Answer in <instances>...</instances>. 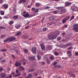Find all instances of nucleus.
Returning <instances> with one entry per match:
<instances>
[{"label":"nucleus","instance_id":"obj_1","mask_svg":"<svg viewBox=\"0 0 78 78\" xmlns=\"http://www.w3.org/2000/svg\"><path fill=\"white\" fill-rule=\"evenodd\" d=\"M14 40H15V37H10L6 39V40H5V41H4V42H10Z\"/></svg>","mask_w":78,"mask_h":78},{"label":"nucleus","instance_id":"obj_2","mask_svg":"<svg viewBox=\"0 0 78 78\" xmlns=\"http://www.w3.org/2000/svg\"><path fill=\"white\" fill-rule=\"evenodd\" d=\"M73 30L76 32H78V24H75L73 25Z\"/></svg>","mask_w":78,"mask_h":78},{"label":"nucleus","instance_id":"obj_3","mask_svg":"<svg viewBox=\"0 0 78 78\" xmlns=\"http://www.w3.org/2000/svg\"><path fill=\"white\" fill-rule=\"evenodd\" d=\"M57 37V35H51L49 36V40H54Z\"/></svg>","mask_w":78,"mask_h":78},{"label":"nucleus","instance_id":"obj_4","mask_svg":"<svg viewBox=\"0 0 78 78\" xmlns=\"http://www.w3.org/2000/svg\"><path fill=\"white\" fill-rule=\"evenodd\" d=\"M23 14H24V15H23V16H24V17L26 18L28 17V14L26 12H23Z\"/></svg>","mask_w":78,"mask_h":78},{"label":"nucleus","instance_id":"obj_5","mask_svg":"<svg viewBox=\"0 0 78 78\" xmlns=\"http://www.w3.org/2000/svg\"><path fill=\"white\" fill-rule=\"evenodd\" d=\"M36 48L35 47H33L32 48V49H31V51L32 52V53H35V51H36Z\"/></svg>","mask_w":78,"mask_h":78},{"label":"nucleus","instance_id":"obj_6","mask_svg":"<svg viewBox=\"0 0 78 78\" xmlns=\"http://www.w3.org/2000/svg\"><path fill=\"white\" fill-rule=\"evenodd\" d=\"M16 73H18V74L16 75H13V77H16L18 76H20V74L18 73V70H16Z\"/></svg>","mask_w":78,"mask_h":78},{"label":"nucleus","instance_id":"obj_7","mask_svg":"<svg viewBox=\"0 0 78 78\" xmlns=\"http://www.w3.org/2000/svg\"><path fill=\"white\" fill-rule=\"evenodd\" d=\"M35 59V56H33L32 57H29V60L32 61Z\"/></svg>","mask_w":78,"mask_h":78},{"label":"nucleus","instance_id":"obj_8","mask_svg":"<svg viewBox=\"0 0 78 78\" xmlns=\"http://www.w3.org/2000/svg\"><path fill=\"white\" fill-rule=\"evenodd\" d=\"M41 49H42V50L44 49V46L43 44H41Z\"/></svg>","mask_w":78,"mask_h":78},{"label":"nucleus","instance_id":"obj_9","mask_svg":"<svg viewBox=\"0 0 78 78\" xmlns=\"http://www.w3.org/2000/svg\"><path fill=\"white\" fill-rule=\"evenodd\" d=\"M19 70H24V68H23V67L20 66H19Z\"/></svg>","mask_w":78,"mask_h":78},{"label":"nucleus","instance_id":"obj_10","mask_svg":"<svg viewBox=\"0 0 78 78\" xmlns=\"http://www.w3.org/2000/svg\"><path fill=\"white\" fill-rule=\"evenodd\" d=\"M20 65H21V64L19 63V62H16V63H15V66L16 67L19 66Z\"/></svg>","mask_w":78,"mask_h":78},{"label":"nucleus","instance_id":"obj_11","mask_svg":"<svg viewBox=\"0 0 78 78\" xmlns=\"http://www.w3.org/2000/svg\"><path fill=\"white\" fill-rule=\"evenodd\" d=\"M0 76H1V77L4 78L5 77V74L4 73H2L0 74Z\"/></svg>","mask_w":78,"mask_h":78},{"label":"nucleus","instance_id":"obj_12","mask_svg":"<svg viewBox=\"0 0 78 78\" xmlns=\"http://www.w3.org/2000/svg\"><path fill=\"white\" fill-rule=\"evenodd\" d=\"M73 10L74 11H76L78 10V8L77 7H75L74 9H73Z\"/></svg>","mask_w":78,"mask_h":78},{"label":"nucleus","instance_id":"obj_13","mask_svg":"<svg viewBox=\"0 0 78 78\" xmlns=\"http://www.w3.org/2000/svg\"><path fill=\"white\" fill-rule=\"evenodd\" d=\"M70 4H71V3L68 2H66L65 3V5L66 6L69 5Z\"/></svg>","mask_w":78,"mask_h":78},{"label":"nucleus","instance_id":"obj_14","mask_svg":"<svg viewBox=\"0 0 78 78\" xmlns=\"http://www.w3.org/2000/svg\"><path fill=\"white\" fill-rule=\"evenodd\" d=\"M57 63V62H54V64H53V65H54V66H55V67H58V68H59L60 67V66H55V65H56V64Z\"/></svg>","mask_w":78,"mask_h":78},{"label":"nucleus","instance_id":"obj_15","mask_svg":"<svg viewBox=\"0 0 78 78\" xmlns=\"http://www.w3.org/2000/svg\"><path fill=\"white\" fill-rule=\"evenodd\" d=\"M3 6H4V7L5 8V9H6L8 8V5L6 4H5L3 5Z\"/></svg>","mask_w":78,"mask_h":78},{"label":"nucleus","instance_id":"obj_16","mask_svg":"<svg viewBox=\"0 0 78 78\" xmlns=\"http://www.w3.org/2000/svg\"><path fill=\"white\" fill-rule=\"evenodd\" d=\"M26 2V0H21L19 1V3H21L22 2Z\"/></svg>","mask_w":78,"mask_h":78},{"label":"nucleus","instance_id":"obj_17","mask_svg":"<svg viewBox=\"0 0 78 78\" xmlns=\"http://www.w3.org/2000/svg\"><path fill=\"white\" fill-rule=\"evenodd\" d=\"M68 54H69V55H68V56L70 57L72 55V54L71 53V51H68Z\"/></svg>","mask_w":78,"mask_h":78},{"label":"nucleus","instance_id":"obj_18","mask_svg":"<svg viewBox=\"0 0 78 78\" xmlns=\"http://www.w3.org/2000/svg\"><path fill=\"white\" fill-rule=\"evenodd\" d=\"M21 26V25H16V26H15V27H16V28L17 29H18L19 28V27H20Z\"/></svg>","mask_w":78,"mask_h":78},{"label":"nucleus","instance_id":"obj_19","mask_svg":"<svg viewBox=\"0 0 78 78\" xmlns=\"http://www.w3.org/2000/svg\"><path fill=\"white\" fill-rule=\"evenodd\" d=\"M31 74L28 75V76L26 78H31Z\"/></svg>","mask_w":78,"mask_h":78},{"label":"nucleus","instance_id":"obj_20","mask_svg":"<svg viewBox=\"0 0 78 78\" xmlns=\"http://www.w3.org/2000/svg\"><path fill=\"white\" fill-rule=\"evenodd\" d=\"M71 45V43H69L68 44H67L66 45H65V47H67L68 46H69L70 45Z\"/></svg>","mask_w":78,"mask_h":78},{"label":"nucleus","instance_id":"obj_21","mask_svg":"<svg viewBox=\"0 0 78 78\" xmlns=\"http://www.w3.org/2000/svg\"><path fill=\"white\" fill-rule=\"evenodd\" d=\"M68 20V18L67 19H64L63 20V23H64L65 22H66V20Z\"/></svg>","mask_w":78,"mask_h":78},{"label":"nucleus","instance_id":"obj_22","mask_svg":"<svg viewBox=\"0 0 78 78\" xmlns=\"http://www.w3.org/2000/svg\"><path fill=\"white\" fill-rule=\"evenodd\" d=\"M0 13L1 15H4V11H0Z\"/></svg>","mask_w":78,"mask_h":78},{"label":"nucleus","instance_id":"obj_23","mask_svg":"<svg viewBox=\"0 0 78 78\" xmlns=\"http://www.w3.org/2000/svg\"><path fill=\"white\" fill-rule=\"evenodd\" d=\"M37 58H38V60H40V59H41V56L39 55H37Z\"/></svg>","mask_w":78,"mask_h":78},{"label":"nucleus","instance_id":"obj_24","mask_svg":"<svg viewBox=\"0 0 78 78\" xmlns=\"http://www.w3.org/2000/svg\"><path fill=\"white\" fill-rule=\"evenodd\" d=\"M64 12V10L62 9V10H61V13H60V14H62Z\"/></svg>","mask_w":78,"mask_h":78},{"label":"nucleus","instance_id":"obj_25","mask_svg":"<svg viewBox=\"0 0 78 78\" xmlns=\"http://www.w3.org/2000/svg\"><path fill=\"white\" fill-rule=\"evenodd\" d=\"M39 11V9H37L35 11V13H36L37 12H38Z\"/></svg>","mask_w":78,"mask_h":78},{"label":"nucleus","instance_id":"obj_26","mask_svg":"<svg viewBox=\"0 0 78 78\" xmlns=\"http://www.w3.org/2000/svg\"><path fill=\"white\" fill-rule=\"evenodd\" d=\"M13 23V22L12 21H10V22H9V24L10 25L12 24V23Z\"/></svg>","mask_w":78,"mask_h":78},{"label":"nucleus","instance_id":"obj_27","mask_svg":"<svg viewBox=\"0 0 78 78\" xmlns=\"http://www.w3.org/2000/svg\"><path fill=\"white\" fill-rule=\"evenodd\" d=\"M20 34H21V32H18V33L17 34V36L19 35Z\"/></svg>","mask_w":78,"mask_h":78},{"label":"nucleus","instance_id":"obj_28","mask_svg":"<svg viewBox=\"0 0 78 78\" xmlns=\"http://www.w3.org/2000/svg\"><path fill=\"white\" fill-rule=\"evenodd\" d=\"M74 19V16H72V17L71 18V19H70V21L72 20V19Z\"/></svg>","mask_w":78,"mask_h":78},{"label":"nucleus","instance_id":"obj_29","mask_svg":"<svg viewBox=\"0 0 78 78\" xmlns=\"http://www.w3.org/2000/svg\"><path fill=\"white\" fill-rule=\"evenodd\" d=\"M34 71V69H30V70H29V72H33V71Z\"/></svg>","mask_w":78,"mask_h":78},{"label":"nucleus","instance_id":"obj_30","mask_svg":"<svg viewBox=\"0 0 78 78\" xmlns=\"http://www.w3.org/2000/svg\"><path fill=\"white\" fill-rule=\"evenodd\" d=\"M57 13H58V11H54V13L55 14H57Z\"/></svg>","mask_w":78,"mask_h":78},{"label":"nucleus","instance_id":"obj_31","mask_svg":"<svg viewBox=\"0 0 78 78\" xmlns=\"http://www.w3.org/2000/svg\"><path fill=\"white\" fill-rule=\"evenodd\" d=\"M13 18L14 19H17V16H13Z\"/></svg>","mask_w":78,"mask_h":78},{"label":"nucleus","instance_id":"obj_32","mask_svg":"<svg viewBox=\"0 0 78 78\" xmlns=\"http://www.w3.org/2000/svg\"><path fill=\"white\" fill-rule=\"evenodd\" d=\"M58 55V53L57 52H55V55Z\"/></svg>","mask_w":78,"mask_h":78},{"label":"nucleus","instance_id":"obj_33","mask_svg":"<svg viewBox=\"0 0 78 78\" xmlns=\"http://www.w3.org/2000/svg\"><path fill=\"white\" fill-rule=\"evenodd\" d=\"M50 59L52 60L53 59V56H52L50 57Z\"/></svg>","mask_w":78,"mask_h":78},{"label":"nucleus","instance_id":"obj_34","mask_svg":"<svg viewBox=\"0 0 78 78\" xmlns=\"http://www.w3.org/2000/svg\"><path fill=\"white\" fill-rule=\"evenodd\" d=\"M36 6H39L40 5V4H39L38 3H36Z\"/></svg>","mask_w":78,"mask_h":78},{"label":"nucleus","instance_id":"obj_35","mask_svg":"<svg viewBox=\"0 0 78 78\" xmlns=\"http://www.w3.org/2000/svg\"><path fill=\"white\" fill-rule=\"evenodd\" d=\"M49 20H53V19L51 17H50V18H49Z\"/></svg>","mask_w":78,"mask_h":78},{"label":"nucleus","instance_id":"obj_36","mask_svg":"<svg viewBox=\"0 0 78 78\" xmlns=\"http://www.w3.org/2000/svg\"><path fill=\"white\" fill-rule=\"evenodd\" d=\"M71 76H72V77H75V75L73 74H71Z\"/></svg>","mask_w":78,"mask_h":78},{"label":"nucleus","instance_id":"obj_37","mask_svg":"<svg viewBox=\"0 0 78 78\" xmlns=\"http://www.w3.org/2000/svg\"><path fill=\"white\" fill-rule=\"evenodd\" d=\"M0 28L1 29H5V28L3 27H0Z\"/></svg>","mask_w":78,"mask_h":78},{"label":"nucleus","instance_id":"obj_38","mask_svg":"<svg viewBox=\"0 0 78 78\" xmlns=\"http://www.w3.org/2000/svg\"><path fill=\"white\" fill-rule=\"evenodd\" d=\"M6 51V50L5 49H2L1 50V51H3V52L5 51Z\"/></svg>","mask_w":78,"mask_h":78},{"label":"nucleus","instance_id":"obj_39","mask_svg":"<svg viewBox=\"0 0 78 78\" xmlns=\"http://www.w3.org/2000/svg\"><path fill=\"white\" fill-rule=\"evenodd\" d=\"M47 30V28H44L43 29V31H45V30Z\"/></svg>","mask_w":78,"mask_h":78},{"label":"nucleus","instance_id":"obj_40","mask_svg":"<svg viewBox=\"0 0 78 78\" xmlns=\"http://www.w3.org/2000/svg\"><path fill=\"white\" fill-rule=\"evenodd\" d=\"M5 62V60H3L1 61V63H3Z\"/></svg>","mask_w":78,"mask_h":78},{"label":"nucleus","instance_id":"obj_41","mask_svg":"<svg viewBox=\"0 0 78 78\" xmlns=\"http://www.w3.org/2000/svg\"><path fill=\"white\" fill-rule=\"evenodd\" d=\"M24 52L27 53V49H24Z\"/></svg>","mask_w":78,"mask_h":78},{"label":"nucleus","instance_id":"obj_42","mask_svg":"<svg viewBox=\"0 0 78 78\" xmlns=\"http://www.w3.org/2000/svg\"><path fill=\"white\" fill-rule=\"evenodd\" d=\"M60 39H61V37H58V38L57 40L59 41V40H60Z\"/></svg>","mask_w":78,"mask_h":78},{"label":"nucleus","instance_id":"obj_43","mask_svg":"<svg viewBox=\"0 0 78 78\" xmlns=\"http://www.w3.org/2000/svg\"><path fill=\"white\" fill-rule=\"evenodd\" d=\"M44 18H42V20H41V22L42 23H43V21H44Z\"/></svg>","mask_w":78,"mask_h":78},{"label":"nucleus","instance_id":"obj_44","mask_svg":"<svg viewBox=\"0 0 78 78\" xmlns=\"http://www.w3.org/2000/svg\"><path fill=\"white\" fill-rule=\"evenodd\" d=\"M3 2V0H0V4Z\"/></svg>","mask_w":78,"mask_h":78},{"label":"nucleus","instance_id":"obj_45","mask_svg":"<svg viewBox=\"0 0 78 78\" xmlns=\"http://www.w3.org/2000/svg\"><path fill=\"white\" fill-rule=\"evenodd\" d=\"M5 37V36H4V35H2V36H1V37H2V38H4Z\"/></svg>","mask_w":78,"mask_h":78},{"label":"nucleus","instance_id":"obj_46","mask_svg":"<svg viewBox=\"0 0 78 78\" xmlns=\"http://www.w3.org/2000/svg\"><path fill=\"white\" fill-rule=\"evenodd\" d=\"M31 10L32 11H35V8H32V9H31Z\"/></svg>","mask_w":78,"mask_h":78},{"label":"nucleus","instance_id":"obj_47","mask_svg":"<svg viewBox=\"0 0 78 78\" xmlns=\"http://www.w3.org/2000/svg\"><path fill=\"white\" fill-rule=\"evenodd\" d=\"M28 28H29V26H27L25 27L26 29H28Z\"/></svg>","mask_w":78,"mask_h":78},{"label":"nucleus","instance_id":"obj_48","mask_svg":"<svg viewBox=\"0 0 78 78\" xmlns=\"http://www.w3.org/2000/svg\"><path fill=\"white\" fill-rule=\"evenodd\" d=\"M75 54H76V55L77 56L78 55V53H77V52H76Z\"/></svg>","mask_w":78,"mask_h":78},{"label":"nucleus","instance_id":"obj_49","mask_svg":"<svg viewBox=\"0 0 78 78\" xmlns=\"http://www.w3.org/2000/svg\"><path fill=\"white\" fill-rule=\"evenodd\" d=\"M47 63H48V64L49 63V61L48 60H47Z\"/></svg>","mask_w":78,"mask_h":78},{"label":"nucleus","instance_id":"obj_50","mask_svg":"<svg viewBox=\"0 0 78 78\" xmlns=\"http://www.w3.org/2000/svg\"><path fill=\"white\" fill-rule=\"evenodd\" d=\"M49 8V7H45V9H48Z\"/></svg>","mask_w":78,"mask_h":78},{"label":"nucleus","instance_id":"obj_51","mask_svg":"<svg viewBox=\"0 0 78 78\" xmlns=\"http://www.w3.org/2000/svg\"><path fill=\"white\" fill-rule=\"evenodd\" d=\"M0 71H2V70H3V68H0Z\"/></svg>","mask_w":78,"mask_h":78},{"label":"nucleus","instance_id":"obj_52","mask_svg":"<svg viewBox=\"0 0 78 78\" xmlns=\"http://www.w3.org/2000/svg\"><path fill=\"white\" fill-rule=\"evenodd\" d=\"M71 48H72L70 47L69 48H68V50L71 49Z\"/></svg>","mask_w":78,"mask_h":78},{"label":"nucleus","instance_id":"obj_53","mask_svg":"<svg viewBox=\"0 0 78 78\" xmlns=\"http://www.w3.org/2000/svg\"><path fill=\"white\" fill-rule=\"evenodd\" d=\"M67 27V25H64V27Z\"/></svg>","mask_w":78,"mask_h":78},{"label":"nucleus","instance_id":"obj_54","mask_svg":"<svg viewBox=\"0 0 78 78\" xmlns=\"http://www.w3.org/2000/svg\"><path fill=\"white\" fill-rule=\"evenodd\" d=\"M12 57L14 58V55H12Z\"/></svg>","mask_w":78,"mask_h":78},{"label":"nucleus","instance_id":"obj_55","mask_svg":"<svg viewBox=\"0 0 78 78\" xmlns=\"http://www.w3.org/2000/svg\"><path fill=\"white\" fill-rule=\"evenodd\" d=\"M30 5H29L27 6V8H30Z\"/></svg>","mask_w":78,"mask_h":78},{"label":"nucleus","instance_id":"obj_56","mask_svg":"<svg viewBox=\"0 0 78 78\" xmlns=\"http://www.w3.org/2000/svg\"><path fill=\"white\" fill-rule=\"evenodd\" d=\"M60 8H61V7H58V8H56V9H60Z\"/></svg>","mask_w":78,"mask_h":78},{"label":"nucleus","instance_id":"obj_57","mask_svg":"<svg viewBox=\"0 0 78 78\" xmlns=\"http://www.w3.org/2000/svg\"><path fill=\"white\" fill-rule=\"evenodd\" d=\"M42 64H44V62H42Z\"/></svg>","mask_w":78,"mask_h":78},{"label":"nucleus","instance_id":"obj_58","mask_svg":"<svg viewBox=\"0 0 78 78\" xmlns=\"http://www.w3.org/2000/svg\"><path fill=\"white\" fill-rule=\"evenodd\" d=\"M68 74H71V72H68Z\"/></svg>","mask_w":78,"mask_h":78},{"label":"nucleus","instance_id":"obj_59","mask_svg":"<svg viewBox=\"0 0 78 78\" xmlns=\"http://www.w3.org/2000/svg\"><path fill=\"white\" fill-rule=\"evenodd\" d=\"M26 64V63L25 62H23V65H24L25 64Z\"/></svg>","mask_w":78,"mask_h":78},{"label":"nucleus","instance_id":"obj_60","mask_svg":"<svg viewBox=\"0 0 78 78\" xmlns=\"http://www.w3.org/2000/svg\"><path fill=\"white\" fill-rule=\"evenodd\" d=\"M12 77V76H11V75H9V78H11Z\"/></svg>","mask_w":78,"mask_h":78},{"label":"nucleus","instance_id":"obj_61","mask_svg":"<svg viewBox=\"0 0 78 78\" xmlns=\"http://www.w3.org/2000/svg\"><path fill=\"white\" fill-rule=\"evenodd\" d=\"M64 34H65V33H63V35H64Z\"/></svg>","mask_w":78,"mask_h":78},{"label":"nucleus","instance_id":"obj_62","mask_svg":"<svg viewBox=\"0 0 78 78\" xmlns=\"http://www.w3.org/2000/svg\"><path fill=\"white\" fill-rule=\"evenodd\" d=\"M12 74H13L14 75V73H12Z\"/></svg>","mask_w":78,"mask_h":78},{"label":"nucleus","instance_id":"obj_63","mask_svg":"<svg viewBox=\"0 0 78 78\" xmlns=\"http://www.w3.org/2000/svg\"><path fill=\"white\" fill-rule=\"evenodd\" d=\"M35 75H36V76L37 75V73H36V74H35Z\"/></svg>","mask_w":78,"mask_h":78},{"label":"nucleus","instance_id":"obj_64","mask_svg":"<svg viewBox=\"0 0 78 78\" xmlns=\"http://www.w3.org/2000/svg\"><path fill=\"white\" fill-rule=\"evenodd\" d=\"M2 19V18L0 17V20Z\"/></svg>","mask_w":78,"mask_h":78}]
</instances>
